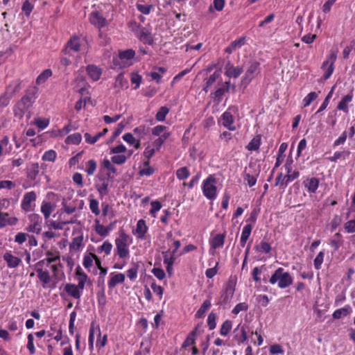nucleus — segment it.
Listing matches in <instances>:
<instances>
[{"mask_svg":"<svg viewBox=\"0 0 355 355\" xmlns=\"http://www.w3.org/2000/svg\"><path fill=\"white\" fill-rule=\"evenodd\" d=\"M37 89L35 87L28 88L26 94L14 106V116L21 119L24 116L27 119L31 118L30 107L37 98Z\"/></svg>","mask_w":355,"mask_h":355,"instance_id":"obj_1","label":"nucleus"},{"mask_svg":"<svg viewBox=\"0 0 355 355\" xmlns=\"http://www.w3.org/2000/svg\"><path fill=\"white\" fill-rule=\"evenodd\" d=\"M236 282L237 277L236 275H231L229 277L220 292V300L218 304L226 305L230 302L234 296Z\"/></svg>","mask_w":355,"mask_h":355,"instance_id":"obj_2","label":"nucleus"},{"mask_svg":"<svg viewBox=\"0 0 355 355\" xmlns=\"http://www.w3.org/2000/svg\"><path fill=\"white\" fill-rule=\"evenodd\" d=\"M278 282V287L285 288L293 284V278L288 272H284V268H278L272 275L269 279L271 284Z\"/></svg>","mask_w":355,"mask_h":355,"instance_id":"obj_3","label":"nucleus"},{"mask_svg":"<svg viewBox=\"0 0 355 355\" xmlns=\"http://www.w3.org/2000/svg\"><path fill=\"white\" fill-rule=\"evenodd\" d=\"M128 240V235L123 231H121L119 236L115 239L116 254L121 259L127 257L129 254Z\"/></svg>","mask_w":355,"mask_h":355,"instance_id":"obj_4","label":"nucleus"},{"mask_svg":"<svg viewBox=\"0 0 355 355\" xmlns=\"http://www.w3.org/2000/svg\"><path fill=\"white\" fill-rule=\"evenodd\" d=\"M215 178L210 175L203 182L202 192L203 194L209 200H213L216 196V187Z\"/></svg>","mask_w":355,"mask_h":355,"instance_id":"obj_5","label":"nucleus"},{"mask_svg":"<svg viewBox=\"0 0 355 355\" xmlns=\"http://www.w3.org/2000/svg\"><path fill=\"white\" fill-rule=\"evenodd\" d=\"M260 63L257 61H251L250 65L246 70L245 76L241 80V85L245 87L250 83V81L259 72Z\"/></svg>","mask_w":355,"mask_h":355,"instance_id":"obj_6","label":"nucleus"},{"mask_svg":"<svg viewBox=\"0 0 355 355\" xmlns=\"http://www.w3.org/2000/svg\"><path fill=\"white\" fill-rule=\"evenodd\" d=\"M299 175L298 171H294L292 174L287 173L286 175L280 173L275 179V186H279L282 189H284L290 182L297 178Z\"/></svg>","mask_w":355,"mask_h":355,"instance_id":"obj_7","label":"nucleus"},{"mask_svg":"<svg viewBox=\"0 0 355 355\" xmlns=\"http://www.w3.org/2000/svg\"><path fill=\"white\" fill-rule=\"evenodd\" d=\"M169 132H164L159 137L156 139L152 144L151 146L146 147L145 150V155H153L157 150H158L165 140L169 137Z\"/></svg>","mask_w":355,"mask_h":355,"instance_id":"obj_8","label":"nucleus"},{"mask_svg":"<svg viewBox=\"0 0 355 355\" xmlns=\"http://www.w3.org/2000/svg\"><path fill=\"white\" fill-rule=\"evenodd\" d=\"M28 219L31 224L26 228L28 232H35L40 234L41 232L40 224L42 223V218L37 214H31L28 216Z\"/></svg>","mask_w":355,"mask_h":355,"instance_id":"obj_9","label":"nucleus"},{"mask_svg":"<svg viewBox=\"0 0 355 355\" xmlns=\"http://www.w3.org/2000/svg\"><path fill=\"white\" fill-rule=\"evenodd\" d=\"M253 166L252 163H250L248 168H245L243 179L244 181H246L249 187H253L255 185L257 182V177L258 176L259 170H254L252 171V168Z\"/></svg>","mask_w":355,"mask_h":355,"instance_id":"obj_10","label":"nucleus"},{"mask_svg":"<svg viewBox=\"0 0 355 355\" xmlns=\"http://www.w3.org/2000/svg\"><path fill=\"white\" fill-rule=\"evenodd\" d=\"M230 89V81L223 83L220 87L218 88L214 92L211 94V96L218 103L222 101L223 96L225 92H228Z\"/></svg>","mask_w":355,"mask_h":355,"instance_id":"obj_11","label":"nucleus"},{"mask_svg":"<svg viewBox=\"0 0 355 355\" xmlns=\"http://www.w3.org/2000/svg\"><path fill=\"white\" fill-rule=\"evenodd\" d=\"M89 21L98 28H101L106 25V19L98 11L92 12L89 15Z\"/></svg>","mask_w":355,"mask_h":355,"instance_id":"obj_12","label":"nucleus"},{"mask_svg":"<svg viewBox=\"0 0 355 355\" xmlns=\"http://www.w3.org/2000/svg\"><path fill=\"white\" fill-rule=\"evenodd\" d=\"M336 58L337 57L335 53H331L329 55V58L323 62L322 66V68H324L330 62L329 66L326 73L323 76V78L324 80H327L331 76V74L334 71V62L336 60Z\"/></svg>","mask_w":355,"mask_h":355,"instance_id":"obj_13","label":"nucleus"},{"mask_svg":"<svg viewBox=\"0 0 355 355\" xmlns=\"http://www.w3.org/2000/svg\"><path fill=\"white\" fill-rule=\"evenodd\" d=\"M36 199V194L34 191L26 193L23 198L21 202V208L26 211L31 209V203Z\"/></svg>","mask_w":355,"mask_h":355,"instance_id":"obj_14","label":"nucleus"},{"mask_svg":"<svg viewBox=\"0 0 355 355\" xmlns=\"http://www.w3.org/2000/svg\"><path fill=\"white\" fill-rule=\"evenodd\" d=\"M17 221V218L9 217L8 213L0 212V229L6 225H15Z\"/></svg>","mask_w":355,"mask_h":355,"instance_id":"obj_15","label":"nucleus"},{"mask_svg":"<svg viewBox=\"0 0 355 355\" xmlns=\"http://www.w3.org/2000/svg\"><path fill=\"white\" fill-rule=\"evenodd\" d=\"M243 72V68L234 67L228 62L225 66V75L230 78H238Z\"/></svg>","mask_w":355,"mask_h":355,"instance_id":"obj_16","label":"nucleus"},{"mask_svg":"<svg viewBox=\"0 0 355 355\" xmlns=\"http://www.w3.org/2000/svg\"><path fill=\"white\" fill-rule=\"evenodd\" d=\"M135 52L132 49L119 51V57L114 60V63L116 66L121 65L120 61L123 62L124 60H129L135 57Z\"/></svg>","mask_w":355,"mask_h":355,"instance_id":"obj_17","label":"nucleus"},{"mask_svg":"<svg viewBox=\"0 0 355 355\" xmlns=\"http://www.w3.org/2000/svg\"><path fill=\"white\" fill-rule=\"evenodd\" d=\"M80 46L79 38L74 36L68 41L67 46L62 52L64 54H67L69 53V49L78 52L80 50Z\"/></svg>","mask_w":355,"mask_h":355,"instance_id":"obj_18","label":"nucleus"},{"mask_svg":"<svg viewBox=\"0 0 355 355\" xmlns=\"http://www.w3.org/2000/svg\"><path fill=\"white\" fill-rule=\"evenodd\" d=\"M3 259L6 261L8 268H14L17 267L21 263V259L13 256L10 252H6L3 256Z\"/></svg>","mask_w":355,"mask_h":355,"instance_id":"obj_19","label":"nucleus"},{"mask_svg":"<svg viewBox=\"0 0 355 355\" xmlns=\"http://www.w3.org/2000/svg\"><path fill=\"white\" fill-rule=\"evenodd\" d=\"M304 185L309 193H313L319 186V180L316 178H307L304 181Z\"/></svg>","mask_w":355,"mask_h":355,"instance_id":"obj_20","label":"nucleus"},{"mask_svg":"<svg viewBox=\"0 0 355 355\" xmlns=\"http://www.w3.org/2000/svg\"><path fill=\"white\" fill-rule=\"evenodd\" d=\"M112 276L108 282V287L110 288H114L118 284H121L125 281V275L122 273L114 274L112 272Z\"/></svg>","mask_w":355,"mask_h":355,"instance_id":"obj_21","label":"nucleus"},{"mask_svg":"<svg viewBox=\"0 0 355 355\" xmlns=\"http://www.w3.org/2000/svg\"><path fill=\"white\" fill-rule=\"evenodd\" d=\"M64 291L69 295L75 299H80L81 297L80 291L78 289L76 285L73 284H67L64 286Z\"/></svg>","mask_w":355,"mask_h":355,"instance_id":"obj_22","label":"nucleus"},{"mask_svg":"<svg viewBox=\"0 0 355 355\" xmlns=\"http://www.w3.org/2000/svg\"><path fill=\"white\" fill-rule=\"evenodd\" d=\"M252 230V225L251 223L245 225L242 230L241 239H240V245L241 247H244L246 241H248L251 232Z\"/></svg>","mask_w":355,"mask_h":355,"instance_id":"obj_23","label":"nucleus"},{"mask_svg":"<svg viewBox=\"0 0 355 355\" xmlns=\"http://www.w3.org/2000/svg\"><path fill=\"white\" fill-rule=\"evenodd\" d=\"M86 71L88 75L94 80H98L101 75V70L95 65L89 64L87 67Z\"/></svg>","mask_w":355,"mask_h":355,"instance_id":"obj_24","label":"nucleus"},{"mask_svg":"<svg viewBox=\"0 0 355 355\" xmlns=\"http://www.w3.org/2000/svg\"><path fill=\"white\" fill-rule=\"evenodd\" d=\"M139 40L145 43L150 45L153 44V39L151 36L150 33L147 31L145 28H141L138 33Z\"/></svg>","mask_w":355,"mask_h":355,"instance_id":"obj_25","label":"nucleus"},{"mask_svg":"<svg viewBox=\"0 0 355 355\" xmlns=\"http://www.w3.org/2000/svg\"><path fill=\"white\" fill-rule=\"evenodd\" d=\"M21 89V81L19 80L13 81L11 84H10L6 89V94H8L11 98L14 96L15 94L19 92Z\"/></svg>","mask_w":355,"mask_h":355,"instance_id":"obj_26","label":"nucleus"},{"mask_svg":"<svg viewBox=\"0 0 355 355\" xmlns=\"http://www.w3.org/2000/svg\"><path fill=\"white\" fill-rule=\"evenodd\" d=\"M353 95L352 93L348 94L343 96L340 101L338 103L337 108L339 110H343L345 112H348L347 103L351 102L352 100Z\"/></svg>","mask_w":355,"mask_h":355,"instance_id":"obj_27","label":"nucleus"},{"mask_svg":"<svg viewBox=\"0 0 355 355\" xmlns=\"http://www.w3.org/2000/svg\"><path fill=\"white\" fill-rule=\"evenodd\" d=\"M148 227L146 225V222L143 219H140L138 220L137 223L136 227V233L138 234V237L142 239L144 237L145 234L146 233Z\"/></svg>","mask_w":355,"mask_h":355,"instance_id":"obj_28","label":"nucleus"},{"mask_svg":"<svg viewBox=\"0 0 355 355\" xmlns=\"http://www.w3.org/2000/svg\"><path fill=\"white\" fill-rule=\"evenodd\" d=\"M37 277L44 284H47L51 281V277L48 270H43L41 268H35Z\"/></svg>","mask_w":355,"mask_h":355,"instance_id":"obj_29","label":"nucleus"},{"mask_svg":"<svg viewBox=\"0 0 355 355\" xmlns=\"http://www.w3.org/2000/svg\"><path fill=\"white\" fill-rule=\"evenodd\" d=\"M225 241V235L218 234L213 237L211 241V246L214 249H216L223 245Z\"/></svg>","mask_w":355,"mask_h":355,"instance_id":"obj_30","label":"nucleus"},{"mask_svg":"<svg viewBox=\"0 0 355 355\" xmlns=\"http://www.w3.org/2000/svg\"><path fill=\"white\" fill-rule=\"evenodd\" d=\"M54 207L50 202H44L41 206V211L45 219H48L53 211Z\"/></svg>","mask_w":355,"mask_h":355,"instance_id":"obj_31","label":"nucleus"},{"mask_svg":"<svg viewBox=\"0 0 355 355\" xmlns=\"http://www.w3.org/2000/svg\"><path fill=\"white\" fill-rule=\"evenodd\" d=\"M109 179H112V177H111L110 173L107 174V180H103V182L101 185L96 186L97 190H98L99 194L102 197L104 196H106L109 193L108 181H107Z\"/></svg>","mask_w":355,"mask_h":355,"instance_id":"obj_32","label":"nucleus"},{"mask_svg":"<svg viewBox=\"0 0 355 355\" xmlns=\"http://www.w3.org/2000/svg\"><path fill=\"white\" fill-rule=\"evenodd\" d=\"M211 306V302L209 299L205 300L203 303L202 304L200 309L197 311L196 313V317L197 318H200L203 317L205 312L209 309Z\"/></svg>","mask_w":355,"mask_h":355,"instance_id":"obj_33","label":"nucleus"},{"mask_svg":"<svg viewBox=\"0 0 355 355\" xmlns=\"http://www.w3.org/2000/svg\"><path fill=\"white\" fill-rule=\"evenodd\" d=\"M244 37H240L238 40L233 41L231 44L225 49V52L227 53H231L236 47H241L244 44Z\"/></svg>","mask_w":355,"mask_h":355,"instance_id":"obj_34","label":"nucleus"},{"mask_svg":"<svg viewBox=\"0 0 355 355\" xmlns=\"http://www.w3.org/2000/svg\"><path fill=\"white\" fill-rule=\"evenodd\" d=\"M254 249L258 252H263L268 254L271 250L270 245L266 241H261L259 245L254 246Z\"/></svg>","mask_w":355,"mask_h":355,"instance_id":"obj_35","label":"nucleus"},{"mask_svg":"<svg viewBox=\"0 0 355 355\" xmlns=\"http://www.w3.org/2000/svg\"><path fill=\"white\" fill-rule=\"evenodd\" d=\"M222 119H223V125L228 128L230 130H232L230 126L233 123V116L232 114L229 112H225L222 115Z\"/></svg>","mask_w":355,"mask_h":355,"instance_id":"obj_36","label":"nucleus"},{"mask_svg":"<svg viewBox=\"0 0 355 355\" xmlns=\"http://www.w3.org/2000/svg\"><path fill=\"white\" fill-rule=\"evenodd\" d=\"M83 241V234L74 237L72 240V242L69 245L70 250H78L82 245Z\"/></svg>","mask_w":355,"mask_h":355,"instance_id":"obj_37","label":"nucleus"},{"mask_svg":"<svg viewBox=\"0 0 355 355\" xmlns=\"http://www.w3.org/2000/svg\"><path fill=\"white\" fill-rule=\"evenodd\" d=\"M196 336V330L191 331L182 344V347L186 348L189 345L195 344Z\"/></svg>","mask_w":355,"mask_h":355,"instance_id":"obj_38","label":"nucleus"},{"mask_svg":"<svg viewBox=\"0 0 355 355\" xmlns=\"http://www.w3.org/2000/svg\"><path fill=\"white\" fill-rule=\"evenodd\" d=\"M169 109L166 106L161 107L155 115V119L158 121H164L166 116L168 114Z\"/></svg>","mask_w":355,"mask_h":355,"instance_id":"obj_39","label":"nucleus"},{"mask_svg":"<svg viewBox=\"0 0 355 355\" xmlns=\"http://www.w3.org/2000/svg\"><path fill=\"white\" fill-rule=\"evenodd\" d=\"M81 139L82 137L80 133H74L68 136L65 139V142L67 144H78L81 141Z\"/></svg>","mask_w":355,"mask_h":355,"instance_id":"obj_40","label":"nucleus"},{"mask_svg":"<svg viewBox=\"0 0 355 355\" xmlns=\"http://www.w3.org/2000/svg\"><path fill=\"white\" fill-rule=\"evenodd\" d=\"M39 164L38 163H33L28 169V176L31 180H35L39 173Z\"/></svg>","mask_w":355,"mask_h":355,"instance_id":"obj_41","label":"nucleus"},{"mask_svg":"<svg viewBox=\"0 0 355 355\" xmlns=\"http://www.w3.org/2000/svg\"><path fill=\"white\" fill-rule=\"evenodd\" d=\"M232 327V322L231 320H225L221 325L220 329V334L222 336H227L230 331L231 330Z\"/></svg>","mask_w":355,"mask_h":355,"instance_id":"obj_42","label":"nucleus"},{"mask_svg":"<svg viewBox=\"0 0 355 355\" xmlns=\"http://www.w3.org/2000/svg\"><path fill=\"white\" fill-rule=\"evenodd\" d=\"M95 230L96 233L101 236H106L108 235L107 230H106V227L100 224L99 220L96 219L95 220Z\"/></svg>","mask_w":355,"mask_h":355,"instance_id":"obj_43","label":"nucleus"},{"mask_svg":"<svg viewBox=\"0 0 355 355\" xmlns=\"http://www.w3.org/2000/svg\"><path fill=\"white\" fill-rule=\"evenodd\" d=\"M190 173L188 168L186 166L181 167L176 171V176L180 180L187 179L189 176Z\"/></svg>","mask_w":355,"mask_h":355,"instance_id":"obj_44","label":"nucleus"},{"mask_svg":"<svg viewBox=\"0 0 355 355\" xmlns=\"http://www.w3.org/2000/svg\"><path fill=\"white\" fill-rule=\"evenodd\" d=\"M146 167L141 168L139 171L140 176H150L154 173V168L148 165V161L144 162Z\"/></svg>","mask_w":355,"mask_h":355,"instance_id":"obj_45","label":"nucleus"},{"mask_svg":"<svg viewBox=\"0 0 355 355\" xmlns=\"http://www.w3.org/2000/svg\"><path fill=\"white\" fill-rule=\"evenodd\" d=\"M123 139L125 141L130 144H134L135 148H138L140 146L139 141H136L135 138L131 133H126L123 136Z\"/></svg>","mask_w":355,"mask_h":355,"instance_id":"obj_46","label":"nucleus"},{"mask_svg":"<svg viewBox=\"0 0 355 355\" xmlns=\"http://www.w3.org/2000/svg\"><path fill=\"white\" fill-rule=\"evenodd\" d=\"M137 9L144 15L150 14L153 6L151 4L144 5L140 3L136 4Z\"/></svg>","mask_w":355,"mask_h":355,"instance_id":"obj_47","label":"nucleus"},{"mask_svg":"<svg viewBox=\"0 0 355 355\" xmlns=\"http://www.w3.org/2000/svg\"><path fill=\"white\" fill-rule=\"evenodd\" d=\"M94 330H95V322L93 321L90 325L89 338H88L89 347L91 350L93 349V347H94Z\"/></svg>","mask_w":355,"mask_h":355,"instance_id":"obj_48","label":"nucleus"},{"mask_svg":"<svg viewBox=\"0 0 355 355\" xmlns=\"http://www.w3.org/2000/svg\"><path fill=\"white\" fill-rule=\"evenodd\" d=\"M261 138L260 136H256L247 146V148L250 150H257L260 146Z\"/></svg>","mask_w":355,"mask_h":355,"instance_id":"obj_49","label":"nucleus"},{"mask_svg":"<svg viewBox=\"0 0 355 355\" xmlns=\"http://www.w3.org/2000/svg\"><path fill=\"white\" fill-rule=\"evenodd\" d=\"M112 249V245L107 241H104V243L98 248V252H104L106 255L110 254L111 250Z\"/></svg>","mask_w":355,"mask_h":355,"instance_id":"obj_50","label":"nucleus"},{"mask_svg":"<svg viewBox=\"0 0 355 355\" xmlns=\"http://www.w3.org/2000/svg\"><path fill=\"white\" fill-rule=\"evenodd\" d=\"M98 303L100 306H105L106 304V297L105 294V288L100 289L97 293Z\"/></svg>","mask_w":355,"mask_h":355,"instance_id":"obj_51","label":"nucleus"},{"mask_svg":"<svg viewBox=\"0 0 355 355\" xmlns=\"http://www.w3.org/2000/svg\"><path fill=\"white\" fill-rule=\"evenodd\" d=\"M318 93L315 92H310L303 100L304 105V107H306L309 105L312 101L315 100L318 98Z\"/></svg>","mask_w":355,"mask_h":355,"instance_id":"obj_52","label":"nucleus"},{"mask_svg":"<svg viewBox=\"0 0 355 355\" xmlns=\"http://www.w3.org/2000/svg\"><path fill=\"white\" fill-rule=\"evenodd\" d=\"M89 208L93 214L96 216L100 214V209L98 208V202L96 199H91L89 200Z\"/></svg>","mask_w":355,"mask_h":355,"instance_id":"obj_53","label":"nucleus"},{"mask_svg":"<svg viewBox=\"0 0 355 355\" xmlns=\"http://www.w3.org/2000/svg\"><path fill=\"white\" fill-rule=\"evenodd\" d=\"M349 313L348 308L344 307L336 310L333 313L334 319H340L343 315L345 316Z\"/></svg>","mask_w":355,"mask_h":355,"instance_id":"obj_54","label":"nucleus"},{"mask_svg":"<svg viewBox=\"0 0 355 355\" xmlns=\"http://www.w3.org/2000/svg\"><path fill=\"white\" fill-rule=\"evenodd\" d=\"M248 309V305L245 302H241V303L237 304L235 306V307L233 309L232 312L233 314L237 315L241 311H246Z\"/></svg>","mask_w":355,"mask_h":355,"instance_id":"obj_55","label":"nucleus"},{"mask_svg":"<svg viewBox=\"0 0 355 355\" xmlns=\"http://www.w3.org/2000/svg\"><path fill=\"white\" fill-rule=\"evenodd\" d=\"M76 275L78 281L87 282L88 280L87 274L83 271L79 266L76 268Z\"/></svg>","mask_w":355,"mask_h":355,"instance_id":"obj_56","label":"nucleus"},{"mask_svg":"<svg viewBox=\"0 0 355 355\" xmlns=\"http://www.w3.org/2000/svg\"><path fill=\"white\" fill-rule=\"evenodd\" d=\"M35 123L40 129H44L47 127L49 123V120L47 119L36 118L35 119Z\"/></svg>","mask_w":355,"mask_h":355,"instance_id":"obj_57","label":"nucleus"},{"mask_svg":"<svg viewBox=\"0 0 355 355\" xmlns=\"http://www.w3.org/2000/svg\"><path fill=\"white\" fill-rule=\"evenodd\" d=\"M96 168V163L94 159H90L89 161L87 162L86 172L88 175H93Z\"/></svg>","mask_w":355,"mask_h":355,"instance_id":"obj_58","label":"nucleus"},{"mask_svg":"<svg viewBox=\"0 0 355 355\" xmlns=\"http://www.w3.org/2000/svg\"><path fill=\"white\" fill-rule=\"evenodd\" d=\"M324 252H320L314 259V267L315 269L319 270L324 260Z\"/></svg>","mask_w":355,"mask_h":355,"instance_id":"obj_59","label":"nucleus"},{"mask_svg":"<svg viewBox=\"0 0 355 355\" xmlns=\"http://www.w3.org/2000/svg\"><path fill=\"white\" fill-rule=\"evenodd\" d=\"M216 315L213 312L210 313L207 318V324L209 326V328L210 330H212L216 328Z\"/></svg>","mask_w":355,"mask_h":355,"instance_id":"obj_60","label":"nucleus"},{"mask_svg":"<svg viewBox=\"0 0 355 355\" xmlns=\"http://www.w3.org/2000/svg\"><path fill=\"white\" fill-rule=\"evenodd\" d=\"M84 137H85L86 142L89 144H95L99 139V138H101L100 135L98 133H97L94 136H91L87 132L85 133Z\"/></svg>","mask_w":355,"mask_h":355,"instance_id":"obj_61","label":"nucleus"},{"mask_svg":"<svg viewBox=\"0 0 355 355\" xmlns=\"http://www.w3.org/2000/svg\"><path fill=\"white\" fill-rule=\"evenodd\" d=\"M28 343L27 348L31 354H34L35 353V349L33 343L34 338L32 334H29L27 336Z\"/></svg>","mask_w":355,"mask_h":355,"instance_id":"obj_62","label":"nucleus"},{"mask_svg":"<svg viewBox=\"0 0 355 355\" xmlns=\"http://www.w3.org/2000/svg\"><path fill=\"white\" fill-rule=\"evenodd\" d=\"M138 268H139V266L138 264H134V266L131 268H130L128 271H127V276L128 277V278L131 280H133L135 279L137 276V271H138Z\"/></svg>","mask_w":355,"mask_h":355,"instance_id":"obj_63","label":"nucleus"},{"mask_svg":"<svg viewBox=\"0 0 355 355\" xmlns=\"http://www.w3.org/2000/svg\"><path fill=\"white\" fill-rule=\"evenodd\" d=\"M345 230L348 233H354L355 232V220H350L345 223Z\"/></svg>","mask_w":355,"mask_h":355,"instance_id":"obj_64","label":"nucleus"}]
</instances>
